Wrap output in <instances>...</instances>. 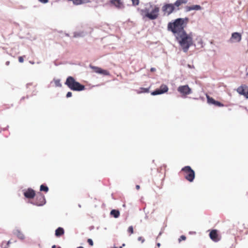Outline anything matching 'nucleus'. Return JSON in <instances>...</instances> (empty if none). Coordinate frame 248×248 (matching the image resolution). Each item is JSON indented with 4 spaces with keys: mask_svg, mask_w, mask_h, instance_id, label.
Instances as JSON below:
<instances>
[{
    "mask_svg": "<svg viewBox=\"0 0 248 248\" xmlns=\"http://www.w3.org/2000/svg\"><path fill=\"white\" fill-rule=\"evenodd\" d=\"M187 21V18H177L168 24L167 29L172 32L176 37L185 31L184 28Z\"/></svg>",
    "mask_w": 248,
    "mask_h": 248,
    "instance_id": "1",
    "label": "nucleus"
},
{
    "mask_svg": "<svg viewBox=\"0 0 248 248\" xmlns=\"http://www.w3.org/2000/svg\"><path fill=\"white\" fill-rule=\"evenodd\" d=\"M159 8L157 5L147 4L145 7L141 9L140 14L143 18H147L150 20H155L159 16Z\"/></svg>",
    "mask_w": 248,
    "mask_h": 248,
    "instance_id": "2",
    "label": "nucleus"
},
{
    "mask_svg": "<svg viewBox=\"0 0 248 248\" xmlns=\"http://www.w3.org/2000/svg\"><path fill=\"white\" fill-rule=\"evenodd\" d=\"M183 51L186 52L189 47L193 45V34L192 32L186 33L185 31L175 37Z\"/></svg>",
    "mask_w": 248,
    "mask_h": 248,
    "instance_id": "3",
    "label": "nucleus"
},
{
    "mask_svg": "<svg viewBox=\"0 0 248 248\" xmlns=\"http://www.w3.org/2000/svg\"><path fill=\"white\" fill-rule=\"evenodd\" d=\"M65 84L71 90L74 91H81L85 90V87L83 85L81 84L71 76H69L66 78Z\"/></svg>",
    "mask_w": 248,
    "mask_h": 248,
    "instance_id": "4",
    "label": "nucleus"
},
{
    "mask_svg": "<svg viewBox=\"0 0 248 248\" xmlns=\"http://www.w3.org/2000/svg\"><path fill=\"white\" fill-rule=\"evenodd\" d=\"M185 179L189 182H192L195 178V172L190 166H185L181 170Z\"/></svg>",
    "mask_w": 248,
    "mask_h": 248,
    "instance_id": "5",
    "label": "nucleus"
},
{
    "mask_svg": "<svg viewBox=\"0 0 248 248\" xmlns=\"http://www.w3.org/2000/svg\"><path fill=\"white\" fill-rule=\"evenodd\" d=\"M177 91L181 94L182 97H185L192 93L191 88L187 85L180 86L178 87Z\"/></svg>",
    "mask_w": 248,
    "mask_h": 248,
    "instance_id": "6",
    "label": "nucleus"
},
{
    "mask_svg": "<svg viewBox=\"0 0 248 248\" xmlns=\"http://www.w3.org/2000/svg\"><path fill=\"white\" fill-rule=\"evenodd\" d=\"M175 10V7L172 3H165L162 7V11L164 15L167 16L171 14Z\"/></svg>",
    "mask_w": 248,
    "mask_h": 248,
    "instance_id": "7",
    "label": "nucleus"
},
{
    "mask_svg": "<svg viewBox=\"0 0 248 248\" xmlns=\"http://www.w3.org/2000/svg\"><path fill=\"white\" fill-rule=\"evenodd\" d=\"M46 202L45 196L42 193H38L36 197L34 204L37 206H42Z\"/></svg>",
    "mask_w": 248,
    "mask_h": 248,
    "instance_id": "8",
    "label": "nucleus"
},
{
    "mask_svg": "<svg viewBox=\"0 0 248 248\" xmlns=\"http://www.w3.org/2000/svg\"><path fill=\"white\" fill-rule=\"evenodd\" d=\"M168 91V88L166 85H161L159 89H156L155 91L151 93L152 95H156L158 94H161L165 93L167 92Z\"/></svg>",
    "mask_w": 248,
    "mask_h": 248,
    "instance_id": "9",
    "label": "nucleus"
},
{
    "mask_svg": "<svg viewBox=\"0 0 248 248\" xmlns=\"http://www.w3.org/2000/svg\"><path fill=\"white\" fill-rule=\"evenodd\" d=\"M237 92L241 95H243L248 98V87L246 85H243L237 89Z\"/></svg>",
    "mask_w": 248,
    "mask_h": 248,
    "instance_id": "10",
    "label": "nucleus"
},
{
    "mask_svg": "<svg viewBox=\"0 0 248 248\" xmlns=\"http://www.w3.org/2000/svg\"><path fill=\"white\" fill-rule=\"evenodd\" d=\"M207 103L208 104H213L216 106L219 107H222L224 106V105L221 103V102L216 101L214 99H213L212 97H210L208 94L206 95Z\"/></svg>",
    "mask_w": 248,
    "mask_h": 248,
    "instance_id": "11",
    "label": "nucleus"
},
{
    "mask_svg": "<svg viewBox=\"0 0 248 248\" xmlns=\"http://www.w3.org/2000/svg\"><path fill=\"white\" fill-rule=\"evenodd\" d=\"M91 68L96 73L100 74L105 76L109 75V72L106 70H104L100 67L94 66H91Z\"/></svg>",
    "mask_w": 248,
    "mask_h": 248,
    "instance_id": "12",
    "label": "nucleus"
},
{
    "mask_svg": "<svg viewBox=\"0 0 248 248\" xmlns=\"http://www.w3.org/2000/svg\"><path fill=\"white\" fill-rule=\"evenodd\" d=\"M91 68L96 73L100 74L105 76L109 75V72L106 70H104L100 67L94 66H91Z\"/></svg>",
    "mask_w": 248,
    "mask_h": 248,
    "instance_id": "13",
    "label": "nucleus"
},
{
    "mask_svg": "<svg viewBox=\"0 0 248 248\" xmlns=\"http://www.w3.org/2000/svg\"><path fill=\"white\" fill-rule=\"evenodd\" d=\"M210 238L214 242H218L220 237L217 230H212L209 233Z\"/></svg>",
    "mask_w": 248,
    "mask_h": 248,
    "instance_id": "14",
    "label": "nucleus"
},
{
    "mask_svg": "<svg viewBox=\"0 0 248 248\" xmlns=\"http://www.w3.org/2000/svg\"><path fill=\"white\" fill-rule=\"evenodd\" d=\"M109 3L111 6H114L118 9L124 8V4L121 0H110Z\"/></svg>",
    "mask_w": 248,
    "mask_h": 248,
    "instance_id": "15",
    "label": "nucleus"
},
{
    "mask_svg": "<svg viewBox=\"0 0 248 248\" xmlns=\"http://www.w3.org/2000/svg\"><path fill=\"white\" fill-rule=\"evenodd\" d=\"M24 195L27 198L32 199L35 197V193L33 189L29 188L24 192Z\"/></svg>",
    "mask_w": 248,
    "mask_h": 248,
    "instance_id": "16",
    "label": "nucleus"
},
{
    "mask_svg": "<svg viewBox=\"0 0 248 248\" xmlns=\"http://www.w3.org/2000/svg\"><path fill=\"white\" fill-rule=\"evenodd\" d=\"M202 7L200 5H194L191 6H186V11H190L192 10H201Z\"/></svg>",
    "mask_w": 248,
    "mask_h": 248,
    "instance_id": "17",
    "label": "nucleus"
},
{
    "mask_svg": "<svg viewBox=\"0 0 248 248\" xmlns=\"http://www.w3.org/2000/svg\"><path fill=\"white\" fill-rule=\"evenodd\" d=\"M232 38L237 42H240L241 40V35L238 32H234L232 34Z\"/></svg>",
    "mask_w": 248,
    "mask_h": 248,
    "instance_id": "18",
    "label": "nucleus"
},
{
    "mask_svg": "<svg viewBox=\"0 0 248 248\" xmlns=\"http://www.w3.org/2000/svg\"><path fill=\"white\" fill-rule=\"evenodd\" d=\"M64 233V229L62 227H59L55 231V235L57 237H60Z\"/></svg>",
    "mask_w": 248,
    "mask_h": 248,
    "instance_id": "19",
    "label": "nucleus"
},
{
    "mask_svg": "<svg viewBox=\"0 0 248 248\" xmlns=\"http://www.w3.org/2000/svg\"><path fill=\"white\" fill-rule=\"evenodd\" d=\"M186 0H177L173 4L174 5V7L176 6L178 8L181 5L183 4H186Z\"/></svg>",
    "mask_w": 248,
    "mask_h": 248,
    "instance_id": "20",
    "label": "nucleus"
},
{
    "mask_svg": "<svg viewBox=\"0 0 248 248\" xmlns=\"http://www.w3.org/2000/svg\"><path fill=\"white\" fill-rule=\"evenodd\" d=\"M110 215L115 218H117L120 216V212L117 210H112L110 212Z\"/></svg>",
    "mask_w": 248,
    "mask_h": 248,
    "instance_id": "21",
    "label": "nucleus"
},
{
    "mask_svg": "<svg viewBox=\"0 0 248 248\" xmlns=\"http://www.w3.org/2000/svg\"><path fill=\"white\" fill-rule=\"evenodd\" d=\"M54 82L56 87H62V84L61 83V80L59 79H54Z\"/></svg>",
    "mask_w": 248,
    "mask_h": 248,
    "instance_id": "22",
    "label": "nucleus"
},
{
    "mask_svg": "<svg viewBox=\"0 0 248 248\" xmlns=\"http://www.w3.org/2000/svg\"><path fill=\"white\" fill-rule=\"evenodd\" d=\"M40 191H45L46 192H47L48 191V188L47 186H45L44 185H42L40 186Z\"/></svg>",
    "mask_w": 248,
    "mask_h": 248,
    "instance_id": "23",
    "label": "nucleus"
},
{
    "mask_svg": "<svg viewBox=\"0 0 248 248\" xmlns=\"http://www.w3.org/2000/svg\"><path fill=\"white\" fill-rule=\"evenodd\" d=\"M127 231L129 233L130 235L133 233L134 231L133 227L132 226H129L128 228Z\"/></svg>",
    "mask_w": 248,
    "mask_h": 248,
    "instance_id": "24",
    "label": "nucleus"
},
{
    "mask_svg": "<svg viewBox=\"0 0 248 248\" xmlns=\"http://www.w3.org/2000/svg\"><path fill=\"white\" fill-rule=\"evenodd\" d=\"M140 90H141L140 93H148L149 92V89L148 88H141Z\"/></svg>",
    "mask_w": 248,
    "mask_h": 248,
    "instance_id": "25",
    "label": "nucleus"
},
{
    "mask_svg": "<svg viewBox=\"0 0 248 248\" xmlns=\"http://www.w3.org/2000/svg\"><path fill=\"white\" fill-rule=\"evenodd\" d=\"M1 247L2 248H8L9 246L6 244L5 242H2L1 244Z\"/></svg>",
    "mask_w": 248,
    "mask_h": 248,
    "instance_id": "26",
    "label": "nucleus"
},
{
    "mask_svg": "<svg viewBox=\"0 0 248 248\" xmlns=\"http://www.w3.org/2000/svg\"><path fill=\"white\" fill-rule=\"evenodd\" d=\"M197 40L198 41V43L201 45V46H202V40L201 37H199L197 38Z\"/></svg>",
    "mask_w": 248,
    "mask_h": 248,
    "instance_id": "27",
    "label": "nucleus"
},
{
    "mask_svg": "<svg viewBox=\"0 0 248 248\" xmlns=\"http://www.w3.org/2000/svg\"><path fill=\"white\" fill-rule=\"evenodd\" d=\"M134 5H138L139 4V0H131Z\"/></svg>",
    "mask_w": 248,
    "mask_h": 248,
    "instance_id": "28",
    "label": "nucleus"
},
{
    "mask_svg": "<svg viewBox=\"0 0 248 248\" xmlns=\"http://www.w3.org/2000/svg\"><path fill=\"white\" fill-rule=\"evenodd\" d=\"M87 242L91 246H93V242L91 239H88L87 240Z\"/></svg>",
    "mask_w": 248,
    "mask_h": 248,
    "instance_id": "29",
    "label": "nucleus"
},
{
    "mask_svg": "<svg viewBox=\"0 0 248 248\" xmlns=\"http://www.w3.org/2000/svg\"><path fill=\"white\" fill-rule=\"evenodd\" d=\"M25 56H20L18 57V61L22 63L24 62V57H25Z\"/></svg>",
    "mask_w": 248,
    "mask_h": 248,
    "instance_id": "30",
    "label": "nucleus"
},
{
    "mask_svg": "<svg viewBox=\"0 0 248 248\" xmlns=\"http://www.w3.org/2000/svg\"><path fill=\"white\" fill-rule=\"evenodd\" d=\"M186 239V237L185 235H181L179 239V241L181 242L182 240H185Z\"/></svg>",
    "mask_w": 248,
    "mask_h": 248,
    "instance_id": "31",
    "label": "nucleus"
},
{
    "mask_svg": "<svg viewBox=\"0 0 248 248\" xmlns=\"http://www.w3.org/2000/svg\"><path fill=\"white\" fill-rule=\"evenodd\" d=\"M18 237L21 239H23L24 238V235L20 232L18 233Z\"/></svg>",
    "mask_w": 248,
    "mask_h": 248,
    "instance_id": "32",
    "label": "nucleus"
},
{
    "mask_svg": "<svg viewBox=\"0 0 248 248\" xmlns=\"http://www.w3.org/2000/svg\"><path fill=\"white\" fill-rule=\"evenodd\" d=\"M138 240L139 241H141V243H143L145 241L144 239L142 237H139L138 238Z\"/></svg>",
    "mask_w": 248,
    "mask_h": 248,
    "instance_id": "33",
    "label": "nucleus"
},
{
    "mask_svg": "<svg viewBox=\"0 0 248 248\" xmlns=\"http://www.w3.org/2000/svg\"><path fill=\"white\" fill-rule=\"evenodd\" d=\"M72 95V93L71 92H68L66 94V97L67 98L71 97Z\"/></svg>",
    "mask_w": 248,
    "mask_h": 248,
    "instance_id": "34",
    "label": "nucleus"
},
{
    "mask_svg": "<svg viewBox=\"0 0 248 248\" xmlns=\"http://www.w3.org/2000/svg\"><path fill=\"white\" fill-rule=\"evenodd\" d=\"M38 0L43 3H46L48 1V0Z\"/></svg>",
    "mask_w": 248,
    "mask_h": 248,
    "instance_id": "35",
    "label": "nucleus"
},
{
    "mask_svg": "<svg viewBox=\"0 0 248 248\" xmlns=\"http://www.w3.org/2000/svg\"><path fill=\"white\" fill-rule=\"evenodd\" d=\"M136 189H137V190H139V189H140V186L139 185H137V186H136Z\"/></svg>",
    "mask_w": 248,
    "mask_h": 248,
    "instance_id": "36",
    "label": "nucleus"
},
{
    "mask_svg": "<svg viewBox=\"0 0 248 248\" xmlns=\"http://www.w3.org/2000/svg\"><path fill=\"white\" fill-rule=\"evenodd\" d=\"M155 68H151V71H152V72H154V71H155Z\"/></svg>",
    "mask_w": 248,
    "mask_h": 248,
    "instance_id": "37",
    "label": "nucleus"
},
{
    "mask_svg": "<svg viewBox=\"0 0 248 248\" xmlns=\"http://www.w3.org/2000/svg\"><path fill=\"white\" fill-rule=\"evenodd\" d=\"M52 248H61L60 247H57L55 245H53L52 247Z\"/></svg>",
    "mask_w": 248,
    "mask_h": 248,
    "instance_id": "38",
    "label": "nucleus"
},
{
    "mask_svg": "<svg viewBox=\"0 0 248 248\" xmlns=\"http://www.w3.org/2000/svg\"><path fill=\"white\" fill-rule=\"evenodd\" d=\"M6 244H7V245L9 246V244H10V241H8V242H6Z\"/></svg>",
    "mask_w": 248,
    "mask_h": 248,
    "instance_id": "39",
    "label": "nucleus"
},
{
    "mask_svg": "<svg viewBox=\"0 0 248 248\" xmlns=\"http://www.w3.org/2000/svg\"><path fill=\"white\" fill-rule=\"evenodd\" d=\"M9 64H10V62L9 61H7V62H6V64L7 65H9Z\"/></svg>",
    "mask_w": 248,
    "mask_h": 248,
    "instance_id": "40",
    "label": "nucleus"
},
{
    "mask_svg": "<svg viewBox=\"0 0 248 248\" xmlns=\"http://www.w3.org/2000/svg\"><path fill=\"white\" fill-rule=\"evenodd\" d=\"M32 85V83H28L27 84V87H29V86Z\"/></svg>",
    "mask_w": 248,
    "mask_h": 248,
    "instance_id": "41",
    "label": "nucleus"
},
{
    "mask_svg": "<svg viewBox=\"0 0 248 248\" xmlns=\"http://www.w3.org/2000/svg\"><path fill=\"white\" fill-rule=\"evenodd\" d=\"M157 246L158 248H159V247H160V243H158L157 244Z\"/></svg>",
    "mask_w": 248,
    "mask_h": 248,
    "instance_id": "42",
    "label": "nucleus"
},
{
    "mask_svg": "<svg viewBox=\"0 0 248 248\" xmlns=\"http://www.w3.org/2000/svg\"><path fill=\"white\" fill-rule=\"evenodd\" d=\"M77 248H84L83 247H78Z\"/></svg>",
    "mask_w": 248,
    "mask_h": 248,
    "instance_id": "43",
    "label": "nucleus"
}]
</instances>
